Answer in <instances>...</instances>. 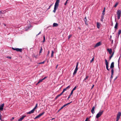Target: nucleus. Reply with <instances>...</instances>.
<instances>
[{
	"mask_svg": "<svg viewBox=\"0 0 121 121\" xmlns=\"http://www.w3.org/2000/svg\"><path fill=\"white\" fill-rule=\"evenodd\" d=\"M60 0H57L55 3L54 10L53 11V12L54 13H55L56 10L58 8L59 6V4L60 2Z\"/></svg>",
	"mask_w": 121,
	"mask_h": 121,
	"instance_id": "f257e3e1",
	"label": "nucleus"
},
{
	"mask_svg": "<svg viewBox=\"0 0 121 121\" xmlns=\"http://www.w3.org/2000/svg\"><path fill=\"white\" fill-rule=\"evenodd\" d=\"M37 105L38 104L37 103L36 104L35 107L34 108L30 111L28 112H27L26 113L27 114H30L33 113L35 111V109H36V107H37Z\"/></svg>",
	"mask_w": 121,
	"mask_h": 121,
	"instance_id": "f03ea898",
	"label": "nucleus"
},
{
	"mask_svg": "<svg viewBox=\"0 0 121 121\" xmlns=\"http://www.w3.org/2000/svg\"><path fill=\"white\" fill-rule=\"evenodd\" d=\"M103 111H100L96 115L95 117L97 118H98L101 116L103 114Z\"/></svg>",
	"mask_w": 121,
	"mask_h": 121,
	"instance_id": "7ed1b4c3",
	"label": "nucleus"
},
{
	"mask_svg": "<svg viewBox=\"0 0 121 121\" xmlns=\"http://www.w3.org/2000/svg\"><path fill=\"white\" fill-rule=\"evenodd\" d=\"M78 62L77 63V65H76V68L75 69V70L74 71V72L73 73V75H74L77 73V71L78 70Z\"/></svg>",
	"mask_w": 121,
	"mask_h": 121,
	"instance_id": "20e7f679",
	"label": "nucleus"
},
{
	"mask_svg": "<svg viewBox=\"0 0 121 121\" xmlns=\"http://www.w3.org/2000/svg\"><path fill=\"white\" fill-rule=\"evenodd\" d=\"M117 18L118 19H120L121 15V10H119L117 11Z\"/></svg>",
	"mask_w": 121,
	"mask_h": 121,
	"instance_id": "39448f33",
	"label": "nucleus"
},
{
	"mask_svg": "<svg viewBox=\"0 0 121 121\" xmlns=\"http://www.w3.org/2000/svg\"><path fill=\"white\" fill-rule=\"evenodd\" d=\"M121 115V112H118L117 114L116 121H118L120 118V116Z\"/></svg>",
	"mask_w": 121,
	"mask_h": 121,
	"instance_id": "423d86ee",
	"label": "nucleus"
},
{
	"mask_svg": "<svg viewBox=\"0 0 121 121\" xmlns=\"http://www.w3.org/2000/svg\"><path fill=\"white\" fill-rule=\"evenodd\" d=\"M105 63L106 65V68L109 71V69H108V63L107 61V60L106 59H105Z\"/></svg>",
	"mask_w": 121,
	"mask_h": 121,
	"instance_id": "0eeeda50",
	"label": "nucleus"
},
{
	"mask_svg": "<svg viewBox=\"0 0 121 121\" xmlns=\"http://www.w3.org/2000/svg\"><path fill=\"white\" fill-rule=\"evenodd\" d=\"M114 70L113 69H112L111 70V77H110V82H111L112 80V79L113 78V73H114Z\"/></svg>",
	"mask_w": 121,
	"mask_h": 121,
	"instance_id": "6e6552de",
	"label": "nucleus"
},
{
	"mask_svg": "<svg viewBox=\"0 0 121 121\" xmlns=\"http://www.w3.org/2000/svg\"><path fill=\"white\" fill-rule=\"evenodd\" d=\"M44 113H45V112H43L42 113L39 114V115H38V116H36L35 117V118L36 119V118H39V117H40L42 115H43L44 114Z\"/></svg>",
	"mask_w": 121,
	"mask_h": 121,
	"instance_id": "1a4fd4ad",
	"label": "nucleus"
},
{
	"mask_svg": "<svg viewBox=\"0 0 121 121\" xmlns=\"http://www.w3.org/2000/svg\"><path fill=\"white\" fill-rule=\"evenodd\" d=\"M26 117V116L25 115H24L22 117L20 118L18 120V121H22L23 119Z\"/></svg>",
	"mask_w": 121,
	"mask_h": 121,
	"instance_id": "9d476101",
	"label": "nucleus"
},
{
	"mask_svg": "<svg viewBox=\"0 0 121 121\" xmlns=\"http://www.w3.org/2000/svg\"><path fill=\"white\" fill-rule=\"evenodd\" d=\"M101 43L100 42H99L98 43H97L96 44L95 46L94 47L95 48L98 47L101 44Z\"/></svg>",
	"mask_w": 121,
	"mask_h": 121,
	"instance_id": "9b49d317",
	"label": "nucleus"
},
{
	"mask_svg": "<svg viewBox=\"0 0 121 121\" xmlns=\"http://www.w3.org/2000/svg\"><path fill=\"white\" fill-rule=\"evenodd\" d=\"M114 62H112L111 64V65L110 66V68L112 69H113V68L114 67Z\"/></svg>",
	"mask_w": 121,
	"mask_h": 121,
	"instance_id": "f8f14e48",
	"label": "nucleus"
},
{
	"mask_svg": "<svg viewBox=\"0 0 121 121\" xmlns=\"http://www.w3.org/2000/svg\"><path fill=\"white\" fill-rule=\"evenodd\" d=\"M4 106V104L3 103L0 106V110H3V107Z\"/></svg>",
	"mask_w": 121,
	"mask_h": 121,
	"instance_id": "ddd939ff",
	"label": "nucleus"
},
{
	"mask_svg": "<svg viewBox=\"0 0 121 121\" xmlns=\"http://www.w3.org/2000/svg\"><path fill=\"white\" fill-rule=\"evenodd\" d=\"M107 51H108L110 54H111V53L112 52V50L111 49H109V48H108L107 49Z\"/></svg>",
	"mask_w": 121,
	"mask_h": 121,
	"instance_id": "4468645a",
	"label": "nucleus"
},
{
	"mask_svg": "<svg viewBox=\"0 0 121 121\" xmlns=\"http://www.w3.org/2000/svg\"><path fill=\"white\" fill-rule=\"evenodd\" d=\"M95 108V107L94 106H93L92 108V109L91 110V112L93 114H94L95 112V111H94V109Z\"/></svg>",
	"mask_w": 121,
	"mask_h": 121,
	"instance_id": "2eb2a0df",
	"label": "nucleus"
},
{
	"mask_svg": "<svg viewBox=\"0 0 121 121\" xmlns=\"http://www.w3.org/2000/svg\"><path fill=\"white\" fill-rule=\"evenodd\" d=\"M70 87V86H69L67 87H66L64 89H63V91L64 92L65 91H67L68 89H69Z\"/></svg>",
	"mask_w": 121,
	"mask_h": 121,
	"instance_id": "dca6fc26",
	"label": "nucleus"
},
{
	"mask_svg": "<svg viewBox=\"0 0 121 121\" xmlns=\"http://www.w3.org/2000/svg\"><path fill=\"white\" fill-rule=\"evenodd\" d=\"M84 20L85 22V24L87 25H88V24L87 23V19H86V17L84 18Z\"/></svg>",
	"mask_w": 121,
	"mask_h": 121,
	"instance_id": "f3484780",
	"label": "nucleus"
},
{
	"mask_svg": "<svg viewBox=\"0 0 121 121\" xmlns=\"http://www.w3.org/2000/svg\"><path fill=\"white\" fill-rule=\"evenodd\" d=\"M58 26V24L57 23H54L53 24V27H56Z\"/></svg>",
	"mask_w": 121,
	"mask_h": 121,
	"instance_id": "a211bd4d",
	"label": "nucleus"
},
{
	"mask_svg": "<svg viewBox=\"0 0 121 121\" xmlns=\"http://www.w3.org/2000/svg\"><path fill=\"white\" fill-rule=\"evenodd\" d=\"M89 76H86V78L84 79L83 81H84L86 82H87L86 79L88 78Z\"/></svg>",
	"mask_w": 121,
	"mask_h": 121,
	"instance_id": "6ab92c4d",
	"label": "nucleus"
},
{
	"mask_svg": "<svg viewBox=\"0 0 121 121\" xmlns=\"http://www.w3.org/2000/svg\"><path fill=\"white\" fill-rule=\"evenodd\" d=\"M105 7L104 8V10L103 11L102 15H103V16L105 14Z\"/></svg>",
	"mask_w": 121,
	"mask_h": 121,
	"instance_id": "aec40b11",
	"label": "nucleus"
},
{
	"mask_svg": "<svg viewBox=\"0 0 121 121\" xmlns=\"http://www.w3.org/2000/svg\"><path fill=\"white\" fill-rule=\"evenodd\" d=\"M97 28H99L100 26V24L99 23L97 22Z\"/></svg>",
	"mask_w": 121,
	"mask_h": 121,
	"instance_id": "412c9836",
	"label": "nucleus"
},
{
	"mask_svg": "<svg viewBox=\"0 0 121 121\" xmlns=\"http://www.w3.org/2000/svg\"><path fill=\"white\" fill-rule=\"evenodd\" d=\"M118 25V24L117 23V22L116 23V24H115V27H114V28L115 29H117Z\"/></svg>",
	"mask_w": 121,
	"mask_h": 121,
	"instance_id": "4be33fe9",
	"label": "nucleus"
},
{
	"mask_svg": "<svg viewBox=\"0 0 121 121\" xmlns=\"http://www.w3.org/2000/svg\"><path fill=\"white\" fill-rule=\"evenodd\" d=\"M73 92H72L71 91V92L70 93V95H69V96L67 98V99L68 100L69 99V98L71 96V95L73 93Z\"/></svg>",
	"mask_w": 121,
	"mask_h": 121,
	"instance_id": "5701e85b",
	"label": "nucleus"
},
{
	"mask_svg": "<svg viewBox=\"0 0 121 121\" xmlns=\"http://www.w3.org/2000/svg\"><path fill=\"white\" fill-rule=\"evenodd\" d=\"M17 51L21 52L22 51V48H17Z\"/></svg>",
	"mask_w": 121,
	"mask_h": 121,
	"instance_id": "b1692460",
	"label": "nucleus"
},
{
	"mask_svg": "<svg viewBox=\"0 0 121 121\" xmlns=\"http://www.w3.org/2000/svg\"><path fill=\"white\" fill-rule=\"evenodd\" d=\"M54 53V51H52L51 54V57H53Z\"/></svg>",
	"mask_w": 121,
	"mask_h": 121,
	"instance_id": "393cba45",
	"label": "nucleus"
},
{
	"mask_svg": "<svg viewBox=\"0 0 121 121\" xmlns=\"http://www.w3.org/2000/svg\"><path fill=\"white\" fill-rule=\"evenodd\" d=\"M104 18V16L102 15L101 17V21L102 22H103V19Z\"/></svg>",
	"mask_w": 121,
	"mask_h": 121,
	"instance_id": "a878e982",
	"label": "nucleus"
},
{
	"mask_svg": "<svg viewBox=\"0 0 121 121\" xmlns=\"http://www.w3.org/2000/svg\"><path fill=\"white\" fill-rule=\"evenodd\" d=\"M77 87V86H75L74 87V88L73 89V90H72V91H71L72 92H73V91H74V90H75L76 88Z\"/></svg>",
	"mask_w": 121,
	"mask_h": 121,
	"instance_id": "bb28decb",
	"label": "nucleus"
},
{
	"mask_svg": "<svg viewBox=\"0 0 121 121\" xmlns=\"http://www.w3.org/2000/svg\"><path fill=\"white\" fill-rule=\"evenodd\" d=\"M118 2H117L115 4V5L114 6V7H116L118 5Z\"/></svg>",
	"mask_w": 121,
	"mask_h": 121,
	"instance_id": "cd10ccee",
	"label": "nucleus"
},
{
	"mask_svg": "<svg viewBox=\"0 0 121 121\" xmlns=\"http://www.w3.org/2000/svg\"><path fill=\"white\" fill-rule=\"evenodd\" d=\"M45 40V38L44 36L43 37V42H44Z\"/></svg>",
	"mask_w": 121,
	"mask_h": 121,
	"instance_id": "c85d7f7f",
	"label": "nucleus"
},
{
	"mask_svg": "<svg viewBox=\"0 0 121 121\" xmlns=\"http://www.w3.org/2000/svg\"><path fill=\"white\" fill-rule=\"evenodd\" d=\"M60 96V95H57L55 98V99H56L59 97Z\"/></svg>",
	"mask_w": 121,
	"mask_h": 121,
	"instance_id": "c756f323",
	"label": "nucleus"
},
{
	"mask_svg": "<svg viewBox=\"0 0 121 121\" xmlns=\"http://www.w3.org/2000/svg\"><path fill=\"white\" fill-rule=\"evenodd\" d=\"M5 12L4 11H0V14H3Z\"/></svg>",
	"mask_w": 121,
	"mask_h": 121,
	"instance_id": "7c9ffc66",
	"label": "nucleus"
},
{
	"mask_svg": "<svg viewBox=\"0 0 121 121\" xmlns=\"http://www.w3.org/2000/svg\"><path fill=\"white\" fill-rule=\"evenodd\" d=\"M72 36V35H69L68 36V39H69L71 38V37Z\"/></svg>",
	"mask_w": 121,
	"mask_h": 121,
	"instance_id": "2f4dec72",
	"label": "nucleus"
},
{
	"mask_svg": "<svg viewBox=\"0 0 121 121\" xmlns=\"http://www.w3.org/2000/svg\"><path fill=\"white\" fill-rule=\"evenodd\" d=\"M18 48H12V49L14 50H16L17 51Z\"/></svg>",
	"mask_w": 121,
	"mask_h": 121,
	"instance_id": "473e14b6",
	"label": "nucleus"
},
{
	"mask_svg": "<svg viewBox=\"0 0 121 121\" xmlns=\"http://www.w3.org/2000/svg\"><path fill=\"white\" fill-rule=\"evenodd\" d=\"M52 4H52L50 6H49V8L48 9H47L48 10L52 6Z\"/></svg>",
	"mask_w": 121,
	"mask_h": 121,
	"instance_id": "72a5a7b5",
	"label": "nucleus"
},
{
	"mask_svg": "<svg viewBox=\"0 0 121 121\" xmlns=\"http://www.w3.org/2000/svg\"><path fill=\"white\" fill-rule=\"evenodd\" d=\"M94 57H93L90 61V63H91L94 60Z\"/></svg>",
	"mask_w": 121,
	"mask_h": 121,
	"instance_id": "f704fd0d",
	"label": "nucleus"
},
{
	"mask_svg": "<svg viewBox=\"0 0 121 121\" xmlns=\"http://www.w3.org/2000/svg\"><path fill=\"white\" fill-rule=\"evenodd\" d=\"M121 33V30H119L118 31V34H120Z\"/></svg>",
	"mask_w": 121,
	"mask_h": 121,
	"instance_id": "c9c22d12",
	"label": "nucleus"
},
{
	"mask_svg": "<svg viewBox=\"0 0 121 121\" xmlns=\"http://www.w3.org/2000/svg\"><path fill=\"white\" fill-rule=\"evenodd\" d=\"M64 92L63 91H62V92L59 95H60V96L61 95H62V94Z\"/></svg>",
	"mask_w": 121,
	"mask_h": 121,
	"instance_id": "e433bc0d",
	"label": "nucleus"
},
{
	"mask_svg": "<svg viewBox=\"0 0 121 121\" xmlns=\"http://www.w3.org/2000/svg\"><path fill=\"white\" fill-rule=\"evenodd\" d=\"M67 106V105L66 104H64V105L62 107V108H63L65 107V106Z\"/></svg>",
	"mask_w": 121,
	"mask_h": 121,
	"instance_id": "4c0bfd02",
	"label": "nucleus"
},
{
	"mask_svg": "<svg viewBox=\"0 0 121 121\" xmlns=\"http://www.w3.org/2000/svg\"><path fill=\"white\" fill-rule=\"evenodd\" d=\"M43 79H40L39 80V81L40 82H42L43 81Z\"/></svg>",
	"mask_w": 121,
	"mask_h": 121,
	"instance_id": "58836bf2",
	"label": "nucleus"
},
{
	"mask_svg": "<svg viewBox=\"0 0 121 121\" xmlns=\"http://www.w3.org/2000/svg\"><path fill=\"white\" fill-rule=\"evenodd\" d=\"M113 56H112V55H111L109 56V59L110 60L111 59L112 57Z\"/></svg>",
	"mask_w": 121,
	"mask_h": 121,
	"instance_id": "ea45409f",
	"label": "nucleus"
},
{
	"mask_svg": "<svg viewBox=\"0 0 121 121\" xmlns=\"http://www.w3.org/2000/svg\"><path fill=\"white\" fill-rule=\"evenodd\" d=\"M45 62V61H44L43 62H40L39 63V64H44Z\"/></svg>",
	"mask_w": 121,
	"mask_h": 121,
	"instance_id": "a19ab883",
	"label": "nucleus"
},
{
	"mask_svg": "<svg viewBox=\"0 0 121 121\" xmlns=\"http://www.w3.org/2000/svg\"><path fill=\"white\" fill-rule=\"evenodd\" d=\"M6 57L9 59H11V57L10 56H7Z\"/></svg>",
	"mask_w": 121,
	"mask_h": 121,
	"instance_id": "79ce46f5",
	"label": "nucleus"
},
{
	"mask_svg": "<svg viewBox=\"0 0 121 121\" xmlns=\"http://www.w3.org/2000/svg\"><path fill=\"white\" fill-rule=\"evenodd\" d=\"M47 78V77L45 76V77L43 78L42 79H43V80L45 79L46 78Z\"/></svg>",
	"mask_w": 121,
	"mask_h": 121,
	"instance_id": "37998d69",
	"label": "nucleus"
},
{
	"mask_svg": "<svg viewBox=\"0 0 121 121\" xmlns=\"http://www.w3.org/2000/svg\"><path fill=\"white\" fill-rule=\"evenodd\" d=\"M42 47H41V49H40V51L39 52V53H40L41 52V51L42 50Z\"/></svg>",
	"mask_w": 121,
	"mask_h": 121,
	"instance_id": "c03bdc74",
	"label": "nucleus"
},
{
	"mask_svg": "<svg viewBox=\"0 0 121 121\" xmlns=\"http://www.w3.org/2000/svg\"><path fill=\"white\" fill-rule=\"evenodd\" d=\"M67 2H68V1H66L65 2V3L64 4V5H66V4L67 3Z\"/></svg>",
	"mask_w": 121,
	"mask_h": 121,
	"instance_id": "a18cd8bd",
	"label": "nucleus"
},
{
	"mask_svg": "<svg viewBox=\"0 0 121 121\" xmlns=\"http://www.w3.org/2000/svg\"><path fill=\"white\" fill-rule=\"evenodd\" d=\"M72 102V101H71V102L70 103H67V104H66L67 105H68L70 104Z\"/></svg>",
	"mask_w": 121,
	"mask_h": 121,
	"instance_id": "49530a36",
	"label": "nucleus"
},
{
	"mask_svg": "<svg viewBox=\"0 0 121 121\" xmlns=\"http://www.w3.org/2000/svg\"><path fill=\"white\" fill-rule=\"evenodd\" d=\"M14 119V117H12V118L11 119V121H12Z\"/></svg>",
	"mask_w": 121,
	"mask_h": 121,
	"instance_id": "de8ad7c7",
	"label": "nucleus"
},
{
	"mask_svg": "<svg viewBox=\"0 0 121 121\" xmlns=\"http://www.w3.org/2000/svg\"><path fill=\"white\" fill-rule=\"evenodd\" d=\"M33 56L36 58L37 57V56H35V55H33Z\"/></svg>",
	"mask_w": 121,
	"mask_h": 121,
	"instance_id": "09e8293b",
	"label": "nucleus"
},
{
	"mask_svg": "<svg viewBox=\"0 0 121 121\" xmlns=\"http://www.w3.org/2000/svg\"><path fill=\"white\" fill-rule=\"evenodd\" d=\"M89 118H87L85 121H88V119Z\"/></svg>",
	"mask_w": 121,
	"mask_h": 121,
	"instance_id": "8fccbe9b",
	"label": "nucleus"
},
{
	"mask_svg": "<svg viewBox=\"0 0 121 121\" xmlns=\"http://www.w3.org/2000/svg\"><path fill=\"white\" fill-rule=\"evenodd\" d=\"M120 59V57H119V59L118 60V64H119V60Z\"/></svg>",
	"mask_w": 121,
	"mask_h": 121,
	"instance_id": "3c124183",
	"label": "nucleus"
},
{
	"mask_svg": "<svg viewBox=\"0 0 121 121\" xmlns=\"http://www.w3.org/2000/svg\"><path fill=\"white\" fill-rule=\"evenodd\" d=\"M41 33V32H39V33L37 35H36V36H37V35H39Z\"/></svg>",
	"mask_w": 121,
	"mask_h": 121,
	"instance_id": "603ef678",
	"label": "nucleus"
},
{
	"mask_svg": "<svg viewBox=\"0 0 121 121\" xmlns=\"http://www.w3.org/2000/svg\"><path fill=\"white\" fill-rule=\"evenodd\" d=\"M94 86V84H93L91 88V89H92L93 88Z\"/></svg>",
	"mask_w": 121,
	"mask_h": 121,
	"instance_id": "864d4df0",
	"label": "nucleus"
},
{
	"mask_svg": "<svg viewBox=\"0 0 121 121\" xmlns=\"http://www.w3.org/2000/svg\"><path fill=\"white\" fill-rule=\"evenodd\" d=\"M63 108H62V107L58 111L59 112V111H60L61 109Z\"/></svg>",
	"mask_w": 121,
	"mask_h": 121,
	"instance_id": "5fc2aeb1",
	"label": "nucleus"
},
{
	"mask_svg": "<svg viewBox=\"0 0 121 121\" xmlns=\"http://www.w3.org/2000/svg\"><path fill=\"white\" fill-rule=\"evenodd\" d=\"M117 78V76L116 77V78H115V79H114V81H115L116 79Z\"/></svg>",
	"mask_w": 121,
	"mask_h": 121,
	"instance_id": "6e6d98bb",
	"label": "nucleus"
},
{
	"mask_svg": "<svg viewBox=\"0 0 121 121\" xmlns=\"http://www.w3.org/2000/svg\"><path fill=\"white\" fill-rule=\"evenodd\" d=\"M48 55L49 54V53H50V51H48Z\"/></svg>",
	"mask_w": 121,
	"mask_h": 121,
	"instance_id": "4d7b16f0",
	"label": "nucleus"
},
{
	"mask_svg": "<svg viewBox=\"0 0 121 121\" xmlns=\"http://www.w3.org/2000/svg\"><path fill=\"white\" fill-rule=\"evenodd\" d=\"M114 52H113V53H112V54L111 55H112V56H113V55H114Z\"/></svg>",
	"mask_w": 121,
	"mask_h": 121,
	"instance_id": "13d9d810",
	"label": "nucleus"
},
{
	"mask_svg": "<svg viewBox=\"0 0 121 121\" xmlns=\"http://www.w3.org/2000/svg\"><path fill=\"white\" fill-rule=\"evenodd\" d=\"M1 116L0 115V119L1 120Z\"/></svg>",
	"mask_w": 121,
	"mask_h": 121,
	"instance_id": "bf43d9fd",
	"label": "nucleus"
},
{
	"mask_svg": "<svg viewBox=\"0 0 121 121\" xmlns=\"http://www.w3.org/2000/svg\"><path fill=\"white\" fill-rule=\"evenodd\" d=\"M111 38H112V36L111 35L110 36V38L109 39H110V38L111 40Z\"/></svg>",
	"mask_w": 121,
	"mask_h": 121,
	"instance_id": "052dcab7",
	"label": "nucleus"
},
{
	"mask_svg": "<svg viewBox=\"0 0 121 121\" xmlns=\"http://www.w3.org/2000/svg\"><path fill=\"white\" fill-rule=\"evenodd\" d=\"M120 35V34H119L118 33V34H117V35L118 36V38L119 37V36Z\"/></svg>",
	"mask_w": 121,
	"mask_h": 121,
	"instance_id": "680f3d73",
	"label": "nucleus"
},
{
	"mask_svg": "<svg viewBox=\"0 0 121 121\" xmlns=\"http://www.w3.org/2000/svg\"><path fill=\"white\" fill-rule=\"evenodd\" d=\"M58 65H56V69L57 68V66H58Z\"/></svg>",
	"mask_w": 121,
	"mask_h": 121,
	"instance_id": "e2e57ef3",
	"label": "nucleus"
},
{
	"mask_svg": "<svg viewBox=\"0 0 121 121\" xmlns=\"http://www.w3.org/2000/svg\"><path fill=\"white\" fill-rule=\"evenodd\" d=\"M55 119V118H52V119H51V120H52L53 119Z\"/></svg>",
	"mask_w": 121,
	"mask_h": 121,
	"instance_id": "0e129e2a",
	"label": "nucleus"
},
{
	"mask_svg": "<svg viewBox=\"0 0 121 121\" xmlns=\"http://www.w3.org/2000/svg\"><path fill=\"white\" fill-rule=\"evenodd\" d=\"M40 83V82L39 81L37 83V84H38L39 83Z\"/></svg>",
	"mask_w": 121,
	"mask_h": 121,
	"instance_id": "69168bd1",
	"label": "nucleus"
},
{
	"mask_svg": "<svg viewBox=\"0 0 121 121\" xmlns=\"http://www.w3.org/2000/svg\"><path fill=\"white\" fill-rule=\"evenodd\" d=\"M3 24L4 26H6V25L4 23Z\"/></svg>",
	"mask_w": 121,
	"mask_h": 121,
	"instance_id": "338daca9",
	"label": "nucleus"
},
{
	"mask_svg": "<svg viewBox=\"0 0 121 121\" xmlns=\"http://www.w3.org/2000/svg\"><path fill=\"white\" fill-rule=\"evenodd\" d=\"M38 84H37V83L36 84V85H37Z\"/></svg>",
	"mask_w": 121,
	"mask_h": 121,
	"instance_id": "774afa93",
	"label": "nucleus"
}]
</instances>
